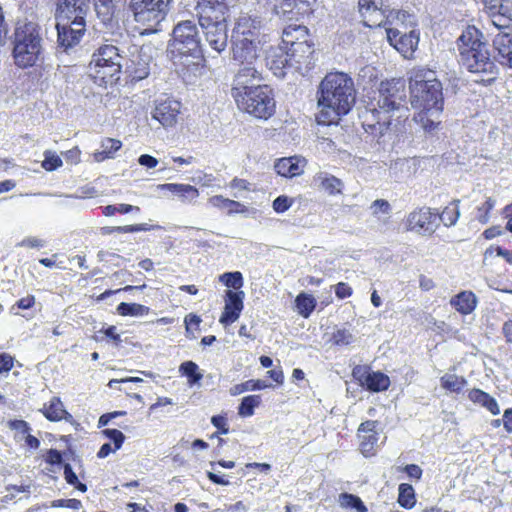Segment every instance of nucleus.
I'll list each match as a JSON object with an SVG mask.
<instances>
[{
  "instance_id": "nucleus-12",
  "label": "nucleus",
  "mask_w": 512,
  "mask_h": 512,
  "mask_svg": "<svg viewBox=\"0 0 512 512\" xmlns=\"http://www.w3.org/2000/svg\"><path fill=\"white\" fill-rule=\"evenodd\" d=\"M150 60L151 57L144 47L139 48L133 45L129 49V58L125 56L122 72L127 75L132 83L141 81L150 74Z\"/></svg>"
},
{
  "instance_id": "nucleus-24",
  "label": "nucleus",
  "mask_w": 512,
  "mask_h": 512,
  "mask_svg": "<svg viewBox=\"0 0 512 512\" xmlns=\"http://www.w3.org/2000/svg\"><path fill=\"white\" fill-rule=\"evenodd\" d=\"M266 65L279 78L285 77L287 70L293 69L289 51L283 45L270 49L266 57Z\"/></svg>"
},
{
  "instance_id": "nucleus-41",
  "label": "nucleus",
  "mask_w": 512,
  "mask_h": 512,
  "mask_svg": "<svg viewBox=\"0 0 512 512\" xmlns=\"http://www.w3.org/2000/svg\"><path fill=\"white\" fill-rule=\"evenodd\" d=\"M459 203V200H453L444 208L441 214H438V219L443 222L445 226L450 227L456 224L460 216Z\"/></svg>"
},
{
  "instance_id": "nucleus-4",
  "label": "nucleus",
  "mask_w": 512,
  "mask_h": 512,
  "mask_svg": "<svg viewBox=\"0 0 512 512\" xmlns=\"http://www.w3.org/2000/svg\"><path fill=\"white\" fill-rule=\"evenodd\" d=\"M355 100L354 81L344 72H330L319 84L318 105L330 109L336 116L348 114L355 104Z\"/></svg>"
},
{
  "instance_id": "nucleus-53",
  "label": "nucleus",
  "mask_w": 512,
  "mask_h": 512,
  "mask_svg": "<svg viewBox=\"0 0 512 512\" xmlns=\"http://www.w3.org/2000/svg\"><path fill=\"white\" fill-rule=\"evenodd\" d=\"M372 215L378 216L379 214L389 215L391 212V205L387 200L377 199L370 205Z\"/></svg>"
},
{
  "instance_id": "nucleus-15",
  "label": "nucleus",
  "mask_w": 512,
  "mask_h": 512,
  "mask_svg": "<svg viewBox=\"0 0 512 512\" xmlns=\"http://www.w3.org/2000/svg\"><path fill=\"white\" fill-rule=\"evenodd\" d=\"M264 20L258 15H241L232 30L231 39L260 42L264 31Z\"/></svg>"
},
{
  "instance_id": "nucleus-20",
  "label": "nucleus",
  "mask_w": 512,
  "mask_h": 512,
  "mask_svg": "<svg viewBox=\"0 0 512 512\" xmlns=\"http://www.w3.org/2000/svg\"><path fill=\"white\" fill-rule=\"evenodd\" d=\"M437 220V210L423 207L409 214L407 225L409 230L432 234L438 226Z\"/></svg>"
},
{
  "instance_id": "nucleus-58",
  "label": "nucleus",
  "mask_w": 512,
  "mask_h": 512,
  "mask_svg": "<svg viewBox=\"0 0 512 512\" xmlns=\"http://www.w3.org/2000/svg\"><path fill=\"white\" fill-rule=\"evenodd\" d=\"M370 371V368L367 366L357 365L352 370V376L363 387L364 379H367Z\"/></svg>"
},
{
  "instance_id": "nucleus-9",
  "label": "nucleus",
  "mask_w": 512,
  "mask_h": 512,
  "mask_svg": "<svg viewBox=\"0 0 512 512\" xmlns=\"http://www.w3.org/2000/svg\"><path fill=\"white\" fill-rule=\"evenodd\" d=\"M171 3L172 0H130L129 9L136 22L158 31L162 30L160 24L166 18Z\"/></svg>"
},
{
  "instance_id": "nucleus-39",
  "label": "nucleus",
  "mask_w": 512,
  "mask_h": 512,
  "mask_svg": "<svg viewBox=\"0 0 512 512\" xmlns=\"http://www.w3.org/2000/svg\"><path fill=\"white\" fill-rule=\"evenodd\" d=\"M398 503L404 509H412L416 504L415 490L411 484L401 483L398 487Z\"/></svg>"
},
{
  "instance_id": "nucleus-60",
  "label": "nucleus",
  "mask_w": 512,
  "mask_h": 512,
  "mask_svg": "<svg viewBox=\"0 0 512 512\" xmlns=\"http://www.w3.org/2000/svg\"><path fill=\"white\" fill-rule=\"evenodd\" d=\"M16 246L28 248H43L45 246V241L36 237H26L21 242L17 243Z\"/></svg>"
},
{
  "instance_id": "nucleus-32",
  "label": "nucleus",
  "mask_w": 512,
  "mask_h": 512,
  "mask_svg": "<svg viewBox=\"0 0 512 512\" xmlns=\"http://www.w3.org/2000/svg\"><path fill=\"white\" fill-rule=\"evenodd\" d=\"M390 386V378L380 371H370L367 379H364L363 388L369 392L377 393L386 391Z\"/></svg>"
},
{
  "instance_id": "nucleus-61",
  "label": "nucleus",
  "mask_w": 512,
  "mask_h": 512,
  "mask_svg": "<svg viewBox=\"0 0 512 512\" xmlns=\"http://www.w3.org/2000/svg\"><path fill=\"white\" fill-rule=\"evenodd\" d=\"M8 425L10 429L16 430L23 435L28 434L31 430L29 424L24 420H11Z\"/></svg>"
},
{
  "instance_id": "nucleus-2",
  "label": "nucleus",
  "mask_w": 512,
  "mask_h": 512,
  "mask_svg": "<svg viewBox=\"0 0 512 512\" xmlns=\"http://www.w3.org/2000/svg\"><path fill=\"white\" fill-rule=\"evenodd\" d=\"M262 74L259 70L247 74H235L231 84V96L237 107L257 118L268 120L276 111V100L273 89L266 84H259Z\"/></svg>"
},
{
  "instance_id": "nucleus-35",
  "label": "nucleus",
  "mask_w": 512,
  "mask_h": 512,
  "mask_svg": "<svg viewBox=\"0 0 512 512\" xmlns=\"http://www.w3.org/2000/svg\"><path fill=\"white\" fill-rule=\"evenodd\" d=\"M92 2L98 18L104 24H108L112 21L115 14V1L114 0H86Z\"/></svg>"
},
{
  "instance_id": "nucleus-21",
  "label": "nucleus",
  "mask_w": 512,
  "mask_h": 512,
  "mask_svg": "<svg viewBox=\"0 0 512 512\" xmlns=\"http://www.w3.org/2000/svg\"><path fill=\"white\" fill-rule=\"evenodd\" d=\"M43 52L42 45L33 44H13L12 55L14 63L21 69H26L37 65Z\"/></svg>"
},
{
  "instance_id": "nucleus-33",
  "label": "nucleus",
  "mask_w": 512,
  "mask_h": 512,
  "mask_svg": "<svg viewBox=\"0 0 512 512\" xmlns=\"http://www.w3.org/2000/svg\"><path fill=\"white\" fill-rule=\"evenodd\" d=\"M476 304V296L470 291L460 292L451 299V305L464 315L471 313L476 308Z\"/></svg>"
},
{
  "instance_id": "nucleus-48",
  "label": "nucleus",
  "mask_w": 512,
  "mask_h": 512,
  "mask_svg": "<svg viewBox=\"0 0 512 512\" xmlns=\"http://www.w3.org/2000/svg\"><path fill=\"white\" fill-rule=\"evenodd\" d=\"M212 206L220 209H228L229 213H242L243 210L231 209V205H236L235 200L224 198L222 195H216L209 199Z\"/></svg>"
},
{
  "instance_id": "nucleus-62",
  "label": "nucleus",
  "mask_w": 512,
  "mask_h": 512,
  "mask_svg": "<svg viewBox=\"0 0 512 512\" xmlns=\"http://www.w3.org/2000/svg\"><path fill=\"white\" fill-rule=\"evenodd\" d=\"M352 292V288L345 282H339L335 285V294L339 299L350 297Z\"/></svg>"
},
{
  "instance_id": "nucleus-42",
  "label": "nucleus",
  "mask_w": 512,
  "mask_h": 512,
  "mask_svg": "<svg viewBox=\"0 0 512 512\" xmlns=\"http://www.w3.org/2000/svg\"><path fill=\"white\" fill-rule=\"evenodd\" d=\"M116 310L117 313L121 316L138 317L147 315L150 309L149 307L138 303L121 302L117 306Z\"/></svg>"
},
{
  "instance_id": "nucleus-30",
  "label": "nucleus",
  "mask_w": 512,
  "mask_h": 512,
  "mask_svg": "<svg viewBox=\"0 0 512 512\" xmlns=\"http://www.w3.org/2000/svg\"><path fill=\"white\" fill-rule=\"evenodd\" d=\"M159 188L170 191L184 202H192L199 196L198 189L189 184L166 183L160 185Z\"/></svg>"
},
{
  "instance_id": "nucleus-14",
  "label": "nucleus",
  "mask_w": 512,
  "mask_h": 512,
  "mask_svg": "<svg viewBox=\"0 0 512 512\" xmlns=\"http://www.w3.org/2000/svg\"><path fill=\"white\" fill-rule=\"evenodd\" d=\"M181 107V102L172 97L158 98L151 111V118L165 129L173 128L178 123Z\"/></svg>"
},
{
  "instance_id": "nucleus-36",
  "label": "nucleus",
  "mask_w": 512,
  "mask_h": 512,
  "mask_svg": "<svg viewBox=\"0 0 512 512\" xmlns=\"http://www.w3.org/2000/svg\"><path fill=\"white\" fill-rule=\"evenodd\" d=\"M179 373L181 376L187 378V382L190 387H193L200 383L203 378V374L199 370V366L194 361H184L179 366Z\"/></svg>"
},
{
  "instance_id": "nucleus-45",
  "label": "nucleus",
  "mask_w": 512,
  "mask_h": 512,
  "mask_svg": "<svg viewBox=\"0 0 512 512\" xmlns=\"http://www.w3.org/2000/svg\"><path fill=\"white\" fill-rule=\"evenodd\" d=\"M219 281L228 288L238 290L243 287L244 279L240 271L225 272L219 276Z\"/></svg>"
},
{
  "instance_id": "nucleus-10",
  "label": "nucleus",
  "mask_w": 512,
  "mask_h": 512,
  "mask_svg": "<svg viewBox=\"0 0 512 512\" xmlns=\"http://www.w3.org/2000/svg\"><path fill=\"white\" fill-rule=\"evenodd\" d=\"M261 49L260 42L253 40L231 39L232 59L239 68L235 74H247V70H259L258 58Z\"/></svg>"
},
{
  "instance_id": "nucleus-7",
  "label": "nucleus",
  "mask_w": 512,
  "mask_h": 512,
  "mask_svg": "<svg viewBox=\"0 0 512 512\" xmlns=\"http://www.w3.org/2000/svg\"><path fill=\"white\" fill-rule=\"evenodd\" d=\"M125 56L112 44L100 46L88 65V75L100 87L112 86L120 79Z\"/></svg>"
},
{
  "instance_id": "nucleus-26",
  "label": "nucleus",
  "mask_w": 512,
  "mask_h": 512,
  "mask_svg": "<svg viewBox=\"0 0 512 512\" xmlns=\"http://www.w3.org/2000/svg\"><path fill=\"white\" fill-rule=\"evenodd\" d=\"M306 160L299 156L278 159L274 165L276 173L280 176L293 178L303 173Z\"/></svg>"
},
{
  "instance_id": "nucleus-44",
  "label": "nucleus",
  "mask_w": 512,
  "mask_h": 512,
  "mask_svg": "<svg viewBox=\"0 0 512 512\" xmlns=\"http://www.w3.org/2000/svg\"><path fill=\"white\" fill-rule=\"evenodd\" d=\"M466 384L467 381L465 378L455 374H446L441 377V386L450 392L459 393Z\"/></svg>"
},
{
  "instance_id": "nucleus-43",
  "label": "nucleus",
  "mask_w": 512,
  "mask_h": 512,
  "mask_svg": "<svg viewBox=\"0 0 512 512\" xmlns=\"http://www.w3.org/2000/svg\"><path fill=\"white\" fill-rule=\"evenodd\" d=\"M261 404L260 395H248L241 399L238 406V415L241 417H250L254 414V410Z\"/></svg>"
},
{
  "instance_id": "nucleus-29",
  "label": "nucleus",
  "mask_w": 512,
  "mask_h": 512,
  "mask_svg": "<svg viewBox=\"0 0 512 512\" xmlns=\"http://www.w3.org/2000/svg\"><path fill=\"white\" fill-rule=\"evenodd\" d=\"M314 182L329 195H337L342 193L344 187L343 182L326 172H320L314 177Z\"/></svg>"
},
{
  "instance_id": "nucleus-19",
  "label": "nucleus",
  "mask_w": 512,
  "mask_h": 512,
  "mask_svg": "<svg viewBox=\"0 0 512 512\" xmlns=\"http://www.w3.org/2000/svg\"><path fill=\"white\" fill-rule=\"evenodd\" d=\"M387 39L398 52L409 57L418 47L419 32L415 29L406 32L398 28H389L387 29Z\"/></svg>"
},
{
  "instance_id": "nucleus-64",
  "label": "nucleus",
  "mask_w": 512,
  "mask_h": 512,
  "mask_svg": "<svg viewBox=\"0 0 512 512\" xmlns=\"http://www.w3.org/2000/svg\"><path fill=\"white\" fill-rule=\"evenodd\" d=\"M403 471L410 477L411 479L420 480L422 477V469L420 466L416 464H408L403 468Z\"/></svg>"
},
{
  "instance_id": "nucleus-63",
  "label": "nucleus",
  "mask_w": 512,
  "mask_h": 512,
  "mask_svg": "<svg viewBox=\"0 0 512 512\" xmlns=\"http://www.w3.org/2000/svg\"><path fill=\"white\" fill-rule=\"evenodd\" d=\"M35 304V297L32 296V295H29V296H26V297H23L21 299H19L11 308L12 311L15 310V308H18V309H23V310H26V309H30L34 306Z\"/></svg>"
},
{
  "instance_id": "nucleus-55",
  "label": "nucleus",
  "mask_w": 512,
  "mask_h": 512,
  "mask_svg": "<svg viewBox=\"0 0 512 512\" xmlns=\"http://www.w3.org/2000/svg\"><path fill=\"white\" fill-rule=\"evenodd\" d=\"M51 507L53 508H69L72 510H79L82 507V503L78 499H57L52 501Z\"/></svg>"
},
{
  "instance_id": "nucleus-31",
  "label": "nucleus",
  "mask_w": 512,
  "mask_h": 512,
  "mask_svg": "<svg viewBox=\"0 0 512 512\" xmlns=\"http://www.w3.org/2000/svg\"><path fill=\"white\" fill-rule=\"evenodd\" d=\"M468 398L473 403L486 408L493 415H498L500 413V408L496 399L481 389L474 388L470 390Z\"/></svg>"
},
{
  "instance_id": "nucleus-17",
  "label": "nucleus",
  "mask_w": 512,
  "mask_h": 512,
  "mask_svg": "<svg viewBox=\"0 0 512 512\" xmlns=\"http://www.w3.org/2000/svg\"><path fill=\"white\" fill-rule=\"evenodd\" d=\"M89 4L86 0H57L55 18L60 22L86 23Z\"/></svg>"
},
{
  "instance_id": "nucleus-3",
  "label": "nucleus",
  "mask_w": 512,
  "mask_h": 512,
  "mask_svg": "<svg viewBox=\"0 0 512 512\" xmlns=\"http://www.w3.org/2000/svg\"><path fill=\"white\" fill-rule=\"evenodd\" d=\"M481 32L468 27L458 38L459 62L469 72L480 75L476 82L490 84L496 79L498 67L491 59L487 44L480 40Z\"/></svg>"
},
{
  "instance_id": "nucleus-13",
  "label": "nucleus",
  "mask_w": 512,
  "mask_h": 512,
  "mask_svg": "<svg viewBox=\"0 0 512 512\" xmlns=\"http://www.w3.org/2000/svg\"><path fill=\"white\" fill-rule=\"evenodd\" d=\"M316 0H268L272 12L288 20H299L310 16L314 11Z\"/></svg>"
},
{
  "instance_id": "nucleus-34",
  "label": "nucleus",
  "mask_w": 512,
  "mask_h": 512,
  "mask_svg": "<svg viewBox=\"0 0 512 512\" xmlns=\"http://www.w3.org/2000/svg\"><path fill=\"white\" fill-rule=\"evenodd\" d=\"M440 115L441 113H433L427 109H420V112L414 119L425 132L432 133L441 123Z\"/></svg>"
},
{
  "instance_id": "nucleus-37",
  "label": "nucleus",
  "mask_w": 512,
  "mask_h": 512,
  "mask_svg": "<svg viewBox=\"0 0 512 512\" xmlns=\"http://www.w3.org/2000/svg\"><path fill=\"white\" fill-rule=\"evenodd\" d=\"M295 305L302 317L309 318L316 308L317 301L313 295L301 292L295 298Z\"/></svg>"
},
{
  "instance_id": "nucleus-38",
  "label": "nucleus",
  "mask_w": 512,
  "mask_h": 512,
  "mask_svg": "<svg viewBox=\"0 0 512 512\" xmlns=\"http://www.w3.org/2000/svg\"><path fill=\"white\" fill-rule=\"evenodd\" d=\"M270 387H272V384L268 383L267 381L260 380V379H257V380L250 379V380H247L240 384H236V385L232 386L230 388L229 392L232 396H237L246 391H258V390H263V389L270 388Z\"/></svg>"
},
{
  "instance_id": "nucleus-46",
  "label": "nucleus",
  "mask_w": 512,
  "mask_h": 512,
  "mask_svg": "<svg viewBox=\"0 0 512 512\" xmlns=\"http://www.w3.org/2000/svg\"><path fill=\"white\" fill-rule=\"evenodd\" d=\"M359 11L362 16L366 17L369 13H381V7L383 5L382 0H359Z\"/></svg>"
},
{
  "instance_id": "nucleus-52",
  "label": "nucleus",
  "mask_w": 512,
  "mask_h": 512,
  "mask_svg": "<svg viewBox=\"0 0 512 512\" xmlns=\"http://www.w3.org/2000/svg\"><path fill=\"white\" fill-rule=\"evenodd\" d=\"M44 160L42 162V167L47 171H54L62 166V160L61 158L49 151L45 152L44 154Z\"/></svg>"
},
{
  "instance_id": "nucleus-18",
  "label": "nucleus",
  "mask_w": 512,
  "mask_h": 512,
  "mask_svg": "<svg viewBox=\"0 0 512 512\" xmlns=\"http://www.w3.org/2000/svg\"><path fill=\"white\" fill-rule=\"evenodd\" d=\"M293 69L297 72H307L314 67L315 56L313 43L309 40L298 41L288 49Z\"/></svg>"
},
{
  "instance_id": "nucleus-6",
  "label": "nucleus",
  "mask_w": 512,
  "mask_h": 512,
  "mask_svg": "<svg viewBox=\"0 0 512 512\" xmlns=\"http://www.w3.org/2000/svg\"><path fill=\"white\" fill-rule=\"evenodd\" d=\"M409 90L413 107L427 109L433 113H442L444 108L443 87L437 79L435 71L426 68L413 71Z\"/></svg>"
},
{
  "instance_id": "nucleus-5",
  "label": "nucleus",
  "mask_w": 512,
  "mask_h": 512,
  "mask_svg": "<svg viewBox=\"0 0 512 512\" xmlns=\"http://www.w3.org/2000/svg\"><path fill=\"white\" fill-rule=\"evenodd\" d=\"M484 11L497 30L493 36V47L497 60L512 68V0H483Z\"/></svg>"
},
{
  "instance_id": "nucleus-59",
  "label": "nucleus",
  "mask_w": 512,
  "mask_h": 512,
  "mask_svg": "<svg viewBox=\"0 0 512 512\" xmlns=\"http://www.w3.org/2000/svg\"><path fill=\"white\" fill-rule=\"evenodd\" d=\"M122 147V143L119 140L113 138H107L102 142V148L109 152L111 158L114 157V154Z\"/></svg>"
},
{
  "instance_id": "nucleus-16",
  "label": "nucleus",
  "mask_w": 512,
  "mask_h": 512,
  "mask_svg": "<svg viewBox=\"0 0 512 512\" xmlns=\"http://www.w3.org/2000/svg\"><path fill=\"white\" fill-rule=\"evenodd\" d=\"M199 25L227 23L226 0H199L196 6Z\"/></svg>"
},
{
  "instance_id": "nucleus-56",
  "label": "nucleus",
  "mask_w": 512,
  "mask_h": 512,
  "mask_svg": "<svg viewBox=\"0 0 512 512\" xmlns=\"http://www.w3.org/2000/svg\"><path fill=\"white\" fill-rule=\"evenodd\" d=\"M211 424L217 429V433L228 434L229 426L227 423V417L223 414L213 415L211 417Z\"/></svg>"
},
{
  "instance_id": "nucleus-27",
  "label": "nucleus",
  "mask_w": 512,
  "mask_h": 512,
  "mask_svg": "<svg viewBox=\"0 0 512 512\" xmlns=\"http://www.w3.org/2000/svg\"><path fill=\"white\" fill-rule=\"evenodd\" d=\"M45 418L51 422H59L65 420L72 423L73 416L64 408V405L59 397H52L48 404L40 410Z\"/></svg>"
},
{
  "instance_id": "nucleus-8",
  "label": "nucleus",
  "mask_w": 512,
  "mask_h": 512,
  "mask_svg": "<svg viewBox=\"0 0 512 512\" xmlns=\"http://www.w3.org/2000/svg\"><path fill=\"white\" fill-rule=\"evenodd\" d=\"M204 46L197 24L192 20H185L174 26L167 50L173 59L185 56L198 63L204 60Z\"/></svg>"
},
{
  "instance_id": "nucleus-28",
  "label": "nucleus",
  "mask_w": 512,
  "mask_h": 512,
  "mask_svg": "<svg viewBox=\"0 0 512 512\" xmlns=\"http://www.w3.org/2000/svg\"><path fill=\"white\" fill-rule=\"evenodd\" d=\"M303 40H308V29L303 24H289L283 29L282 45L286 49L292 47V44Z\"/></svg>"
},
{
  "instance_id": "nucleus-51",
  "label": "nucleus",
  "mask_w": 512,
  "mask_h": 512,
  "mask_svg": "<svg viewBox=\"0 0 512 512\" xmlns=\"http://www.w3.org/2000/svg\"><path fill=\"white\" fill-rule=\"evenodd\" d=\"M494 252L496 253V256L503 257L507 263L512 264V251L506 250L500 246H497L496 248L489 247L486 249L484 253V264H487L489 259L493 257Z\"/></svg>"
},
{
  "instance_id": "nucleus-40",
  "label": "nucleus",
  "mask_w": 512,
  "mask_h": 512,
  "mask_svg": "<svg viewBox=\"0 0 512 512\" xmlns=\"http://www.w3.org/2000/svg\"><path fill=\"white\" fill-rule=\"evenodd\" d=\"M339 505L342 508L353 509L356 512H367V507L361 498L355 494L343 492L339 495Z\"/></svg>"
},
{
  "instance_id": "nucleus-22",
  "label": "nucleus",
  "mask_w": 512,
  "mask_h": 512,
  "mask_svg": "<svg viewBox=\"0 0 512 512\" xmlns=\"http://www.w3.org/2000/svg\"><path fill=\"white\" fill-rule=\"evenodd\" d=\"M200 27L205 36V41L211 50L217 54L225 51L228 43L227 23H214L201 25Z\"/></svg>"
},
{
  "instance_id": "nucleus-54",
  "label": "nucleus",
  "mask_w": 512,
  "mask_h": 512,
  "mask_svg": "<svg viewBox=\"0 0 512 512\" xmlns=\"http://www.w3.org/2000/svg\"><path fill=\"white\" fill-rule=\"evenodd\" d=\"M293 204V200L286 195L276 197L272 203L273 210L276 213L286 212Z\"/></svg>"
},
{
  "instance_id": "nucleus-23",
  "label": "nucleus",
  "mask_w": 512,
  "mask_h": 512,
  "mask_svg": "<svg viewBox=\"0 0 512 512\" xmlns=\"http://www.w3.org/2000/svg\"><path fill=\"white\" fill-rule=\"evenodd\" d=\"M245 294L243 291L226 290L225 292V306L220 316V323L223 325H230L234 323L241 314L243 309V300Z\"/></svg>"
},
{
  "instance_id": "nucleus-11",
  "label": "nucleus",
  "mask_w": 512,
  "mask_h": 512,
  "mask_svg": "<svg viewBox=\"0 0 512 512\" xmlns=\"http://www.w3.org/2000/svg\"><path fill=\"white\" fill-rule=\"evenodd\" d=\"M57 56L62 58L64 55H70L75 46H77L85 31H86V23L81 22H60L57 21ZM62 62L63 60L60 59Z\"/></svg>"
},
{
  "instance_id": "nucleus-1",
  "label": "nucleus",
  "mask_w": 512,
  "mask_h": 512,
  "mask_svg": "<svg viewBox=\"0 0 512 512\" xmlns=\"http://www.w3.org/2000/svg\"><path fill=\"white\" fill-rule=\"evenodd\" d=\"M375 100L376 104L371 103L360 113V119L365 132L382 144L390 133H401L410 117L405 80L382 81Z\"/></svg>"
},
{
  "instance_id": "nucleus-25",
  "label": "nucleus",
  "mask_w": 512,
  "mask_h": 512,
  "mask_svg": "<svg viewBox=\"0 0 512 512\" xmlns=\"http://www.w3.org/2000/svg\"><path fill=\"white\" fill-rule=\"evenodd\" d=\"M42 45L40 26L35 22H17L14 31L13 44Z\"/></svg>"
},
{
  "instance_id": "nucleus-47",
  "label": "nucleus",
  "mask_w": 512,
  "mask_h": 512,
  "mask_svg": "<svg viewBox=\"0 0 512 512\" xmlns=\"http://www.w3.org/2000/svg\"><path fill=\"white\" fill-rule=\"evenodd\" d=\"M496 201L491 197H488L485 202L477 208V214L475 218L481 223L486 224L489 219V213L494 208Z\"/></svg>"
},
{
  "instance_id": "nucleus-50",
  "label": "nucleus",
  "mask_w": 512,
  "mask_h": 512,
  "mask_svg": "<svg viewBox=\"0 0 512 512\" xmlns=\"http://www.w3.org/2000/svg\"><path fill=\"white\" fill-rule=\"evenodd\" d=\"M102 434L114 444V450H119L126 438L120 430L115 428L104 429Z\"/></svg>"
},
{
  "instance_id": "nucleus-57",
  "label": "nucleus",
  "mask_w": 512,
  "mask_h": 512,
  "mask_svg": "<svg viewBox=\"0 0 512 512\" xmlns=\"http://www.w3.org/2000/svg\"><path fill=\"white\" fill-rule=\"evenodd\" d=\"M63 453L55 448H51L46 452L45 462L50 465L63 466L64 458Z\"/></svg>"
},
{
  "instance_id": "nucleus-49",
  "label": "nucleus",
  "mask_w": 512,
  "mask_h": 512,
  "mask_svg": "<svg viewBox=\"0 0 512 512\" xmlns=\"http://www.w3.org/2000/svg\"><path fill=\"white\" fill-rule=\"evenodd\" d=\"M334 345L346 346L354 341L353 334L347 329H337L331 338Z\"/></svg>"
}]
</instances>
